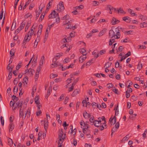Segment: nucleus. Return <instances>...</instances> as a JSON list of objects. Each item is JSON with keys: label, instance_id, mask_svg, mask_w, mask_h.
Here are the masks:
<instances>
[{"label": "nucleus", "instance_id": "1", "mask_svg": "<svg viewBox=\"0 0 147 147\" xmlns=\"http://www.w3.org/2000/svg\"><path fill=\"white\" fill-rule=\"evenodd\" d=\"M30 109L28 108L25 114L23 113V111H21V109H20V116H22L23 118L25 119L26 116L27 118H28L30 117Z\"/></svg>", "mask_w": 147, "mask_h": 147}, {"label": "nucleus", "instance_id": "2", "mask_svg": "<svg viewBox=\"0 0 147 147\" xmlns=\"http://www.w3.org/2000/svg\"><path fill=\"white\" fill-rule=\"evenodd\" d=\"M63 2L62 1H60L59 4L57 5V9L59 11H63L64 9V6Z\"/></svg>", "mask_w": 147, "mask_h": 147}, {"label": "nucleus", "instance_id": "3", "mask_svg": "<svg viewBox=\"0 0 147 147\" xmlns=\"http://www.w3.org/2000/svg\"><path fill=\"white\" fill-rule=\"evenodd\" d=\"M119 27H117L115 29V31L116 32V37L115 38L118 39L120 38L121 36V31L119 30Z\"/></svg>", "mask_w": 147, "mask_h": 147}, {"label": "nucleus", "instance_id": "4", "mask_svg": "<svg viewBox=\"0 0 147 147\" xmlns=\"http://www.w3.org/2000/svg\"><path fill=\"white\" fill-rule=\"evenodd\" d=\"M56 13L55 10H53L49 15V18H53L57 17V16L58 15V13Z\"/></svg>", "mask_w": 147, "mask_h": 147}, {"label": "nucleus", "instance_id": "5", "mask_svg": "<svg viewBox=\"0 0 147 147\" xmlns=\"http://www.w3.org/2000/svg\"><path fill=\"white\" fill-rule=\"evenodd\" d=\"M116 36L115 32L112 30H111L109 31V37L110 38H112Z\"/></svg>", "mask_w": 147, "mask_h": 147}, {"label": "nucleus", "instance_id": "6", "mask_svg": "<svg viewBox=\"0 0 147 147\" xmlns=\"http://www.w3.org/2000/svg\"><path fill=\"white\" fill-rule=\"evenodd\" d=\"M101 121L100 120V119L98 121L97 120H95L93 125H94L96 127H99L100 125H101Z\"/></svg>", "mask_w": 147, "mask_h": 147}, {"label": "nucleus", "instance_id": "7", "mask_svg": "<svg viewBox=\"0 0 147 147\" xmlns=\"http://www.w3.org/2000/svg\"><path fill=\"white\" fill-rule=\"evenodd\" d=\"M58 59L57 58L55 57L53 59V61H54V62L51 65V67H56L57 66V64L56 62L57 60Z\"/></svg>", "mask_w": 147, "mask_h": 147}, {"label": "nucleus", "instance_id": "8", "mask_svg": "<svg viewBox=\"0 0 147 147\" xmlns=\"http://www.w3.org/2000/svg\"><path fill=\"white\" fill-rule=\"evenodd\" d=\"M120 21L117 20L115 17H113L111 21V23L113 25H115V24L118 23Z\"/></svg>", "mask_w": 147, "mask_h": 147}, {"label": "nucleus", "instance_id": "9", "mask_svg": "<svg viewBox=\"0 0 147 147\" xmlns=\"http://www.w3.org/2000/svg\"><path fill=\"white\" fill-rule=\"evenodd\" d=\"M28 37H29V34H27V35L26 34L24 38V40H23V42L24 43L26 42V43L28 42L30 40V39L28 38Z\"/></svg>", "mask_w": 147, "mask_h": 147}, {"label": "nucleus", "instance_id": "10", "mask_svg": "<svg viewBox=\"0 0 147 147\" xmlns=\"http://www.w3.org/2000/svg\"><path fill=\"white\" fill-rule=\"evenodd\" d=\"M9 131H12L14 129V125L13 124V123L10 122V124L9 125Z\"/></svg>", "mask_w": 147, "mask_h": 147}, {"label": "nucleus", "instance_id": "11", "mask_svg": "<svg viewBox=\"0 0 147 147\" xmlns=\"http://www.w3.org/2000/svg\"><path fill=\"white\" fill-rule=\"evenodd\" d=\"M63 129H61V130L59 131V138H61L63 140V139L62 138L63 134Z\"/></svg>", "mask_w": 147, "mask_h": 147}, {"label": "nucleus", "instance_id": "12", "mask_svg": "<svg viewBox=\"0 0 147 147\" xmlns=\"http://www.w3.org/2000/svg\"><path fill=\"white\" fill-rule=\"evenodd\" d=\"M48 119H47V121H44V129L47 132V130L48 129Z\"/></svg>", "mask_w": 147, "mask_h": 147}, {"label": "nucleus", "instance_id": "13", "mask_svg": "<svg viewBox=\"0 0 147 147\" xmlns=\"http://www.w3.org/2000/svg\"><path fill=\"white\" fill-rule=\"evenodd\" d=\"M39 99V98L38 96L35 97L34 98V101L37 105H38V106L40 105V102H39V101L38 100Z\"/></svg>", "mask_w": 147, "mask_h": 147}, {"label": "nucleus", "instance_id": "14", "mask_svg": "<svg viewBox=\"0 0 147 147\" xmlns=\"http://www.w3.org/2000/svg\"><path fill=\"white\" fill-rule=\"evenodd\" d=\"M86 56L84 57H83L82 56H80L79 59V62L82 63L83 61L85 60L86 59Z\"/></svg>", "mask_w": 147, "mask_h": 147}, {"label": "nucleus", "instance_id": "15", "mask_svg": "<svg viewBox=\"0 0 147 147\" xmlns=\"http://www.w3.org/2000/svg\"><path fill=\"white\" fill-rule=\"evenodd\" d=\"M111 63H110L109 62H107L105 63V66H104V67H105V69H107L111 65Z\"/></svg>", "mask_w": 147, "mask_h": 147}, {"label": "nucleus", "instance_id": "16", "mask_svg": "<svg viewBox=\"0 0 147 147\" xmlns=\"http://www.w3.org/2000/svg\"><path fill=\"white\" fill-rule=\"evenodd\" d=\"M89 121L91 123V124L92 125H93L94 123V122L95 121L94 117L92 116L90 118Z\"/></svg>", "mask_w": 147, "mask_h": 147}, {"label": "nucleus", "instance_id": "17", "mask_svg": "<svg viewBox=\"0 0 147 147\" xmlns=\"http://www.w3.org/2000/svg\"><path fill=\"white\" fill-rule=\"evenodd\" d=\"M79 93V91L75 90L72 93L71 96H72L74 97L77 94Z\"/></svg>", "mask_w": 147, "mask_h": 147}, {"label": "nucleus", "instance_id": "18", "mask_svg": "<svg viewBox=\"0 0 147 147\" xmlns=\"http://www.w3.org/2000/svg\"><path fill=\"white\" fill-rule=\"evenodd\" d=\"M74 79V78L72 76L71 78H69L66 80V82L68 83L67 85L70 83L72 81V80Z\"/></svg>", "mask_w": 147, "mask_h": 147}, {"label": "nucleus", "instance_id": "19", "mask_svg": "<svg viewBox=\"0 0 147 147\" xmlns=\"http://www.w3.org/2000/svg\"><path fill=\"white\" fill-rule=\"evenodd\" d=\"M41 105H40L39 106H38V111L37 112H36V115L37 116H38L40 114V113H41V112L40 111V107H41Z\"/></svg>", "mask_w": 147, "mask_h": 147}, {"label": "nucleus", "instance_id": "20", "mask_svg": "<svg viewBox=\"0 0 147 147\" xmlns=\"http://www.w3.org/2000/svg\"><path fill=\"white\" fill-rule=\"evenodd\" d=\"M80 51L83 55H86V50L84 49H80Z\"/></svg>", "mask_w": 147, "mask_h": 147}, {"label": "nucleus", "instance_id": "21", "mask_svg": "<svg viewBox=\"0 0 147 147\" xmlns=\"http://www.w3.org/2000/svg\"><path fill=\"white\" fill-rule=\"evenodd\" d=\"M22 101H21L20 102H18L16 103V105H17V107H18V108H19V107H21V108L22 105Z\"/></svg>", "mask_w": 147, "mask_h": 147}, {"label": "nucleus", "instance_id": "22", "mask_svg": "<svg viewBox=\"0 0 147 147\" xmlns=\"http://www.w3.org/2000/svg\"><path fill=\"white\" fill-rule=\"evenodd\" d=\"M8 145L10 146H11L13 145V142L12 140L10 138H9L8 139Z\"/></svg>", "mask_w": 147, "mask_h": 147}, {"label": "nucleus", "instance_id": "23", "mask_svg": "<svg viewBox=\"0 0 147 147\" xmlns=\"http://www.w3.org/2000/svg\"><path fill=\"white\" fill-rule=\"evenodd\" d=\"M128 12L133 16H137V14L135 13H132V10L130 9H128Z\"/></svg>", "mask_w": 147, "mask_h": 147}, {"label": "nucleus", "instance_id": "24", "mask_svg": "<svg viewBox=\"0 0 147 147\" xmlns=\"http://www.w3.org/2000/svg\"><path fill=\"white\" fill-rule=\"evenodd\" d=\"M69 19H70V18L69 16L67 15H65L64 17H62L61 18V19L63 20H67Z\"/></svg>", "mask_w": 147, "mask_h": 147}, {"label": "nucleus", "instance_id": "25", "mask_svg": "<svg viewBox=\"0 0 147 147\" xmlns=\"http://www.w3.org/2000/svg\"><path fill=\"white\" fill-rule=\"evenodd\" d=\"M35 71L31 68H30L28 70V72L31 75V76H33V72H34Z\"/></svg>", "mask_w": 147, "mask_h": 147}, {"label": "nucleus", "instance_id": "26", "mask_svg": "<svg viewBox=\"0 0 147 147\" xmlns=\"http://www.w3.org/2000/svg\"><path fill=\"white\" fill-rule=\"evenodd\" d=\"M83 115L85 119H87L88 118L89 114L86 111H85V113H83Z\"/></svg>", "mask_w": 147, "mask_h": 147}, {"label": "nucleus", "instance_id": "27", "mask_svg": "<svg viewBox=\"0 0 147 147\" xmlns=\"http://www.w3.org/2000/svg\"><path fill=\"white\" fill-rule=\"evenodd\" d=\"M147 26V24L146 23L144 22L141 23L140 24V27L141 28H143L146 27Z\"/></svg>", "mask_w": 147, "mask_h": 147}, {"label": "nucleus", "instance_id": "28", "mask_svg": "<svg viewBox=\"0 0 147 147\" xmlns=\"http://www.w3.org/2000/svg\"><path fill=\"white\" fill-rule=\"evenodd\" d=\"M15 51L13 49H11L10 51V54L11 55V57H12L14 56L15 54Z\"/></svg>", "mask_w": 147, "mask_h": 147}, {"label": "nucleus", "instance_id": "29", "mask_svg": "<svg viewBox=\"0 0 147 147\" xmlns=\"http://www.w3.org/2000/svg\"><path fill=\"white\" fill-rule=\"evenodd\" d=\"M12 99L13 100V101L14 102H16L18 100V97H16L15 96L13 95L12 96Z\"/></svg>", "mask_w": 147, "mask_h": 147}, {"label": "nucleus", "instance_id": "30", "mask_svg": "<svg viewBox=\"0 0 147 147\" xmlns=\"http://www.w3.org/2000/svg\"><path fill=\"white\" fill-rule=\"evenodd\" d=\"M115 42V40L114 39H110L109 41V45H112Z\"/></svg>", "mask_w": 147, "mask_h": 147}, {"label": "nucleus", "instance_id": "31", "mask_svg": "<svg viewBox=\"0 0 147 147\" xmlns=\"http://www.w3.org/2000/svg\"><path fill=\"white\" fill-rule=\"evenodd\" d=\"M13 93L14 94L16 93L18 91V87L16 86H15L13 89Z\"/></svg>", "mask_w": 147, "mask_h": 147}, {"label": "nucleus", "instance_id": "32", "mask_svg": "<svg viewBox=\"0 0 147 147\" xmlns=\"http://www.w3.org/2000/svg\"><path fill=\"white\" fill-rule=\"evenodd\" d=\"M70 21H71V20H70V19L66 20L63 22V24L64 25H66L68 23H71V22H70Z\"/></svg>", "mask_w": 147, "mask_h": 147}, {"label": "nucleus", "instance_id": "33", "mask_svg": "<svg viewBox=\"0 0 147 147\" xmlns=\"http://www.w3.org/2000/svg\"><path fill=\"white\" fill-rule=\"evenodd\" d=\"M79 78H78L76 79L74 81L73 83L72 84V87H74V86L76 84V83L78 81Z\"/></svg>", "mask_w": 147, "mask_h": 147}, {"label": "nucleus", "instance_id": "34", "mask_svg": "<svg viewBox=\"0 0 147 147\" xmlns=\"http://www.w3.org/2000/svg\"><path fill=\"white\" fill-rule=\"evenodd\" d=\"M16 22H15L14 24L13 23L12 24L11 30H13L16 28Z\"/></svg>", "mask_w": 147, "mask_h": 147}, {"label": "nucleus", "instance_id": "35", "mask_svg": "<svg viewBox=\"0 0 147 147\" xmlns=\"http://www.w3.org/2000/svg\"><path fill=\"white\" fill-rule=\"evenodd\" d=\"M25 23H24L23 22H22L19 28L20 29V30H21L24 28V27L25 26Z\"/></svg>", "mask_w": 147, "mask_h": 147}, {"label": "nucleus", "instance_id": "36", "mask_svg": "<svg viewBox=\"0 0 147 147\" xmlns=\"http://www.w3.org/2000/svg\"><path fill=\"white\" fill-rule=\"evenodd\" d=\"M39 41V40H38L37 38L36 39L34 43V45L33 46L34 48H35L36 47Z\"/></svg>", "mask_w": 147, "mask_h": 147}, {"label": "nucleus", "instance_id": "37", "mask_svg": "<svg viewBox=\"0 0 147 147\" xmlns=\"http://www.w3.org/2000/svg\"><path fill=\"white\" fill-rule=\"evenodd\" d=\"M105 32V30H102L100 31L98 34V36H101L103 35Z\"/></svg>", "mask_w": 147, "mask_h": 147}, {"label": "nucleus", "instance_id": "38", "mask_svg": "<svg viewBox=\"0 0 147 147\" xmlns=\"http://www.w3.org/2000/svg\"><path fill=\"white\" fill-rule=\"evenodd\" d=\"M115 119L114 120V123H113V124H115L116 122V117L115 116L113 118L111 117L109 119V121L110 122H111L113 120Z\"/></svg>", "mask_w": 147, "mask_h": 147}, {"label": "nucleus", "instance_id": "39", "mask_svg": "<svg viewBox=\"0 0 147 147\" xmlns=\"http://www.w3.org/2000/svg\"><path fill=\"white\" fill-rule=\"evenodd\" d=\"M34 33V31L32 29H31L30 31L28 34H29V36L30 37H30H31V36Z\"/></svg>", "mask_w": 147, "mask_h": 147}, {"label": "nucleus", "instance_id": "40", "mask_svg": "<svg viewBox=\"0 0 147 147\" xmlns=\"http://www.w3.org/2000/svg\"><path fill=\"white\" fill-rule=\"evenodd\" d=\"M93 62H94L93 61V59H92L91 60H89L86 63V65L90 66L91 63H93Z\"/></svg>", "mask_w": 147, "mask_h": 147}, {"label": "nucleus", "instance_id": "41", "mask_svg": "<svg viewBox=\"0 0 147 147\" xmlns=\"http://www.w3.org/2000/svg\"><path fill=\"white\" fill-rule=\"evenodd\" d=\"M100 119V120L101 119L102 120V121H104V123H103V124H104V126H106L107 125L105 124V123H106V121H105V117L104 116H102L101 118H99L98 119L99 120V119Z\"/></svg>", "mask_w": 147, "mask_h": 147}, {"label": "nucleus", "instance_id": "42", "mask_svg": "<svg viewBox=\"0 0 147 147\" xmlns=\"http://www.w3.org/2000/svg\"><path fill=\"white\" fill-rule=\"evenodd\" d=\"M106 53V51L105 50H102L100 51V52L98 54L100 55H102L104 54H105Z\"/></svg>", "mask_w": 147, "mask_h": 147}, {"label": "nucleus", "instance_id": "43", "mask_svg": "<svg viewBox=\"0 0 147 147\" xmlns=\"http://www.w3.org/2000/svg\"><path fill=\"white\" fill-rule=\"evenodd\" d=\"M63 54L62 53H57L55 55V57H60L61 56H62Z\"/></svg>", "mask_w": 147, "mask_h": 147}, {"label": "nucleus", "instance_id": "44", "mask_svg": "<svg viewBox=\"0 0 147 147\" xmlns=\"http://www.w3.org/2000/svg\"><path fill=\"white\" fill-rule=\"evenodd\" d=\"M52 90V88H51V87H49V88L48 89V90L47 92V95H46V96L47 97H48L49 95H50V90Z\"/></svg>", "mask_w": 147, "mask_h": 147}, {"label": "nucleus", "instance_id": "45", "mask_svg": "<svg viewBox=\"0 0 147 147\" xmlns=\"http://www.w3.org/2000/svg\"><path fill=\"white\" fill-rule=\"evenodd\" d=\"M147 133V131L146 130H145L144 133L142 134V136L143 139H144L145 138H146V134Z\"/></svg>", "mask_w": 147, "mask_h": 147}, {"label": "nucleus", "instance_id": "46", "mask_svg": "<svg viewBox=\"0 0 147 147\" xmlns=\"http://www.w3.org/2000/svg\"><path fill=\"white\" fill-rule=\"evenodd\" d=\"M57 76V75L56 74H51L50 76V78H53Z\"/></svg>", "mask_w": 147, "mask_h": 147}, {"label": "nucleus", "instance_id": "47", "mask_svg": "<svg viewBox=\"0 0 147 147\" xmlns=\"http://www.w3.org/2000/svg\"><path fill=\"white\" fill-rule=\"evenodd\" d=\"M39 73H38V72H36V74L34 78L35 79V81L37 80L38 78L39 77Z\"/></svg>", "mask_w": 147, "mask_h": 147}, {"label": "nucleus", "instance_id": "48", "mask_svg": "<svg viewBox=\"0 0 147 147\" xmlns=\"http://www.w3.org/2000/svg\"><path fill=\"white\" fill-rule=\"evenodd\" d=\"M22 63H19L16 66V70H18L21 67Z\"/></svg>", "mask_w": 147, "mask_h": 147}, {"label": "nucleus", "instance_id": "49", "mask_svg": "<svg viewBox=\"0 0 147 147\" xmlns=\"http://www.w3.org/2000/svg\"><path fill=\"white\" fill-rule=\"evenodd\" d=\"M0 119L1 122V124L3 126L4 124V120L3 117L1 116L0 117Z\"/></svg>", "mask_w": 147, "mask_h": 147}, {"label": "nucleus", "instance_id": "50", "mask_svg": "<svg viewBox=\"0 0 147 147\" xmlns=\"http://www.w3.org/2000/svg\"><path fill=\"white\" fill-rule=\"evenodd\" d=\"M136 115L137 114H132L131 117L130 116L129 117L132 120H134V118L135 117Z\"/></svg>", "mask_w": 147, "mask_h": 147}, {"label": "nucleus", "instance_id": "51", "mask_svg": "<svg viewBox=\"0 0 147 147\" xmlns=\"http://www.w3.org/2000/svg\"><path fill=\"white\" fill-rule=\"evenodd\" d=\"M30 24H29V23H28L26 26V27H25V32H26V31L28 30L29 27L30 26Z\"/></svg>", "mask_w": 147, "mask_h": 147}, {"label": "nucleus", "instance_id": "52", "mask_svg": "<svg viewBox=\"0 0 147 147\" xmlns=\"http://www.w3.org/2000/svg\"><path fill=\"white\" fill-rule=\"evenodd\" d=\"M21 30H20V29L19 28H17L15 31L14 32V34H17L18 33L20 32Z\"/></svg>", "mask_w": 147, "mask_h": 147}, {"label": "nucleus", "instance_id": "53", "mask_svg": "<svg viewBox=\"0 0 147 147\" xmlns=\"http://www.w3.org/2000/svg\"><path fill=\"white\" fill-rule=\"evenodd\" d=\"M69 59L68 58H66L63 61V63H66L69 61Z\"/></svg>", "mask_w": 147, "mask_h": 147}, {"label": "nucleus", "instance_id": "54", "mask_svg": "<svg viewBox=\"0 0 147 147\" xmlns=\"http://www.w3.org/2000/svg\"><path fill=\"white\" fill-rule=\"evenodd\" d=\"M28 77L27 76H26L24 79L23 81H24V82L26 83V85H27V82L28 81Z\"/></svg>", "mask_w": 147, "mask_h": 147}, {"label": "nucleus", "instance_id": "55", "mask_svg": "<svg viewBox=\"0 0 147 147\" xmlns=\"http://www.w3.org/2000/svg\"><path fill=\"white\" fill-rule=\"evenodd\" d=\"M69 99V98L68 97L66 96L65 97V100L64 101V103L65 104H67L68 102V100Z\"/></svg>", "mask_w": 147, "mask_h": 147}, {"label": "nucleus", "instance_id": "56", "mask_svg": "<svg viewBox=\"0 0 147 147\" xmlns=\"http://www.w3.org/2000/svg\"><path fill=\"white\" fill-rule=\"evenodd\" d=\"M129 18V17L125 16L123 18V20L127 22V21H126V20H128Z\"/></svg>", "mask_w": 147, "mask_h": 147}, {"label": "nucleus", "instance_id": "57", "mask_svg": "<svg viewBox=\"0 0 147 147\" xmlns=\"http://www.w3.org/2000/svg\"><path fill=\"white\" fill-rule=\"evenodd\" d=\"M119 29L120 31L121 32H124L125 33V29L123 28H119Z\"/></svg>", "mask_w": 147, "mask_h": 147}, {"label": "nucleus", "instance_id": "58", "mask_svg": "<svg viewBox=\"0 0 147 147\" xmlns=\"http://www.w3.org/2000/svg\"><path fill=\"white\" fill-rule=\"evenodd\" d=\"M84 125V128H86L87 130H88V128L89 125L88 124L85 123Z\"/></svg>", "mask_w": 147, "mask_h": 147}, {"label": "nucleus", "instance_id": "59", "mask_svg": "<svg viewBox=\"0 0 147 147\" xmlns=\"http://www.w3.org/2000/svg\"><path fill=\"white\" fill-rule=\"evenodd\" d=\"M126 96V97L127 98H128L130 96V94L129 92H128V91H127L126 92V94H125Z\"/></svg>", "mask_w": 147, "mask_h": 147}, {"label": "nucleus", "instance_id": "60", "mask_svg": "<svg viewBox=\"0 0 147 147\" xmlns=\"http://www.w3.org/2000/svg\"><path fill=\"white\" fill-rule=\"evenodd\" d=\"M131 54V52L130 51H129L124 56L125 57H126V58L128 57Z\"/></svg>", "mask_w": 147, "mask_h": 147}, {"label": "nucleus", "instance_id": "61", "mask_svg": "<svg viewBox=\"0 0 147 147\" xmlns=\"http://www.w3.org/2000/svg\"><path fill=\"white\" fill-rule=\"evenodd\" d=\"M108 86V88H110L112 87H113V84L112 83H109L107 84Z\"/></svg>", "mask_w": 147, "mask_h": 147}, {"label": "nucleus", "instance_id": "62", "mask_svg": "<svg viewBox=\"0 0 147 147\" xmlns=\"http://www.w3.org/2000/svg\"><path fill=\"white\" fill-rule=\"evenodd\" d=\"M119 122H117L115 125V127L116 129H118L119 127Z\"/></svg>", "mask_w": 147, "mask_h": 147}, {"label": "nucleus", "instance_id": "63", "mask_svg": "<svg viewBox=\"0 0 147 147\" xmlns=\"http://www.w3.org/2000/svg\"><path fill=\"white\" fill-rule=\"evenodd\" d=\"M118 12H120L121 13H123L124 12L123 9L121 8H120L118 10Z\"/></svg>", "mask_w": 147, "mask_h": 147}, {"label": "nucleus", "instance_id": "64", "mask_svg": "<svg viewBox=\"0 0 147 147\" xmlns=\"http://www.w3.org/2000/svg\"><path fill=\"white\" fill-rule=\"evenodd\" d=\"M113 91L115 94H118V89H116L115 88H114L113 89Z\"/></svg>", "mask_w": 147, "mask_h": 147}]
</instances>
